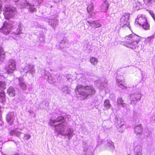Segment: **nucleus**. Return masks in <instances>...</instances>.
<instances>
[{
	"mask_svg": "<svg viewBox=\"0 0 155 155\" xmlns=\"http://www.w3.org/2000/svg\"><path fill=\"white\" fill-rule=\"evenodd\" d=\"M116 123L119 125L118 128L119 129V127L120 128H123L125 126L124 125V122L123 120L120 118L116 117Z\"/></svg>",
	"mask_w": 155,
	"mask_h": 155,
	"instance_id": "nucleus-19",
	"label": "nucleus"
},
{
	"mask_svg": "<svg viewBox=\"0 0 155 155\" xmlns=\"http://www.w3.org/2000/svg\"><path fill=\"white\" fill-rule=\"evenodd\" d=\"M23 71H21V72H24L25 74L29 73L31 74L33 77L35 73V66L33 64H26L23 69Z\"/></svg>",
	"mask_w": 155,
	"mask_h": 155,
	"instance_id": "nucleus-10",
	"label": "nucleus"
},
{
	"mask_svg": "<svg viewBox=\"0 0 155 155\" xmlns=\"http://www.w3.org/2000/svg\"><path fill=\"white\" fill-rule=\"evenodd\" d=\"M117 86L122 89L126 90L127 88L126 86H124L123 84L121 83H117Z\"/></svg>",
	"mask_w": 155,
	"mask_h": 155,
	"instance_id": "nucleus-34",
	"label": "nucleus"
},
{
	"mask_svg": "<svg viewBox=\"0 0 155 155\" xmlns=\"http://www.w3.org/2000/svg\"><path fill=\"white\" fill-rule=\"evenodd\" d=\"M78 98L80 100L86 99L88 97L95 94L96 91L93 85L77 86L75 89Z\"/></svg>",
	"mask_w": 155,
	"mask_h": 155,
	"instance_id": "nucleus-2",
	"label": "nucleus"
},
{
	"mask_svg": "<svg viewBox=\"0 0 155 155\" xmlns=\"http://www.w3.org/2000/svg\"><path fill=\"white\" fill-rule=\"evenodd\" d=\"M142 94L140 91H137L131 94L128 99V103L131 105L135 106L137 102L140 100Z\"/></svg>",
	"mask_w": 155,
	"mask_h": 155,
	"instance_id": "nucleus-4",
	"label": "nucleus"
},
{
	"mask_svg": "<svg viewBox=\"0 0 155 155\" xmlns=\"http://www.w3.org/2000/svg\"><path fill=\"white\" fill-rule=\"evenodd\" d=\"M91 16H92V14H94V13H93V12H92V13H91Z\"/></svg>",
	"mask_w": 155,
	"mask_h": 155,
	"instance_id": "nucleus-50",
	"label": "nucleus"
},
{
	"mask_svg": "<svg viewBox=\"0 0 155 155\" xmlns=\"http://www.w3.org/2000/svg\"><path fill=\"white\" fill-rule=\"evenodd\" d=\"M125 38L126 41L124 45L125 46L132 49L138 47L137 45L140 39L139 36L134 34H131L126 36Z\"/></svg>",
	"mask_w": 155,
	"mask_h": 155,
	"instance_id": "nucleus-3",
	"label": "nucleus"
},
{
	"mask_svg": "<svg viewBox=\"0 0 155 155\" xmlns=\"http://www.w3.org/2000/svg\"><path fill=\"white\" fill-rule=\"evenodd\" d=\"M135 22H137L140 25L142 26L143 28L145 30H148L150 29V25L147 22L146 17L144 15H139L136 19Z\"/></svg>",
	"mask_w": 155,
	"mask_h": 155,
	"instance_id": "nucleus-6",
	"label": "nucleus"
},
{
	"mask_svg": "<svg viewBox=\"0 0 155 155\" xmlns=\"http://www.w3.org/2000/svg\"><path fill=\"white\" fill-rule=\"evenodd\" d=\"M7 92L10 96L14 97L15 95V91L14 88L12 87H11L8 89Z\"/></svg>",
	"mask_w": 155,
	"mask_h": 155,
	"instance_id": "nucleus-21",
	"label": "nucleus"
},
{
	"mask_svg": "<svg viewBox=\"0 0 155 155\" xmlns=\"http://www.w3.org/2000/svg\"><path fill=\"white\" fill-rule=\"evenodd\" d=\"M45 78L48 80V82L50 84L54 83L55 82V79L52 78V76L48 71H45Z\"/></svg>",
	"mask_w": 155,
	"mask_h": 155,
	"instance_id": "nucleus-14",
	"label": "nucleus"
},
{
	"mask_svg": "<svg viewBox=\"0 0 155 155\" xmlns=\"http://www.w3.org/2000/svg\"><path fill=\"white\" fill-rule=\"evenodd\" d=\"M5 54L4 51L2 47L0 46V54Z\"/></svg>",
	"mask_w": 155,
	"mask_h": 155,
	"instance_id": "nucleus-41",
	"label": "nucleus"
},
{
	"mask_svg": "<svg viewBox=\"0 0 155 155\" xmlns=\"http://www.w3.org/2000/svg\"><path fill=\"white\" fill-rule=\"evenodd\" d=\"M15 81H18V84L21 89L24 91L27 90V85L25 84L24 80L23 78L20 77L18 78H16Z\"/></svg>",
	"mask_w": 155,
	"mask_h": 155,
	"instance_id": "nucleus-12",
	"label": "nucleus"
},
{
	"mask_svg": "<svg viewBox=\"0 0 155 155\" xmlns=\"http://www.w3.org/2000/svg\"><path fill=\"white\" fill-rule=\"evenodd\" d=\"M15 2H16L19 1L20 0H14Z\"/></svg>",
	"mask_w": 155,
	"mask_h": 155,
	"instance_id": "nucleus-48",
	"label": "nucleus"
},
{
	"mask_svg": "<svg viewBox=\"0 0 155 155\" xmlns=\"http://www.w3.org/2000/svg\"><path fill=\"white\" fill-rule=\"evenodd\" d=\"M6 27V26H3L0 29V31L5 35H7L11 31L9 30V28L7 29Z\"/></svg>",
	"mask_w": 155,
	"mask_h": 155,
	"instance_id": "nucleus-24",
	"label": "nucleus"
},
{
	"mask_svg": "<svg viewBox=\"0 0 155 155\" xmlns=\"http://www.w3.org/2000/svg\"><path fill=\"white\" fill-rule=\"evenodd\" d=\"M142 146L139 145L136 146L134 149L135 155H142Z\"/></svg>",
	"mask_w": 155,
	"mask_h": 155,
	"instance_id": "nucleus-18",
	"label": "nucleus"
},
{
	"mask_svg": "<svg viewBox=\"0 0 155 155\" xmlns=\"http://www.w3.org/2000/svg\"><path fill=\"white\" fill-rule=\"evenodd\" d=\"M87 142L86 140L83 141L82 142V145L84 149V150H86L88 148V146L87 145Z\"/></svg>",
	"mask_w": 155,
	"mask_h": 155,
	"instance_id": "nucleus-33",
	"label": "nucleus"
},
{
	"mask_svg": "<svg viewBox=\"0 0 155 155\" xmlns=\"http://www.w3.org/2000/svg\"><path fill=\"white\" fill-rule=\"evenodd\" d=\"M21 8L26 7L30 12H36L37 11L36 6L29 3L26 0H24L23 2H21Z\"/></svg>",
	"mask_w": 155,
	"mask_h": 155,
	"instance_id": "nucleus-8",
	"label": "nucleus"
},
{
	"mask_svg": "<svg viewBox=\"0 0 155 155\" xmlns=\"http://www.w3.org/2000/svg\"><path fill=\"white\" fill-rule=\"evenodd\" d=\"M104 105L106 109H110L111 107L110 101L108 99L105 100L104 102Z\"/></svg>",
	"mask_w": 155,
	"mask_h": 155,
	"instance_id": "nucleus-25",
	"label": "nucleus"
},
{
	"mask_svg": "<svg viewBox=\"0 0 155 155\" xmlns=\"http://www.w3.org/2000/svg\"><path fill=\"white\" fill-rule=\"evenodd\" d=\"M82 76H83L81 74H80L78 75V76H77V77H78V76L81 77Z\"/></svg>",
	"mask_w": 155,
	"mask_h": 155,
	"instance_id": "nucleus-46",
	"label": "nucleus"
},
{
	"mask_svg": "<svg viewBox=\"0 0 155 155\" xmlns=\"http://www.w3.org/2000/svg\"><path fill=\"white\" fill-rule=\"evenodd\" d=\"M90 61L91 64L94 65H97L98 62L97 59L93 57L90 58Z\"/></svg>",
	"mask_w": 155,
	"mask_h": 155,
	"instance_id": "nucleus-28",
	"label": "nucleus"
},
{
	"mask_svg": "<svg viewBox=\"0 0 155 155\" xmlns=\"http://www.w3.org/2000/svg\"><path fill=\"white\" fill-rule=\"evenodd\" d=\"M33 23L34 24V25L33 27H35V28H38V27H39V26L38 25V23L37 22H33Z\"/></svg>",
	"mask_w": 155,
	"mask_h": 155,
	"instance_id": "nucleus-38",
	"label": "nucleus"
},
{
	"mask_svg": "<svg viewBox=\"0 0 155 155\" xmlns=\"http://www.w3.org/2000/svg\"><path fill=\"white\" fill-rule=\"evenodd\" d=\"M120 78L121 79L122 78H123V76H120Z\"/></svg>",
	"mask_w": 155,
	"mask_h": 155,
	"instance_id": "nucleus-51",
	"label": "nucleus"
},
{
	"mask_svg": "<svg viewBox=\"0 0 155 155\" xmlns=\"http://www.w3.org/2000/svg\"><path fill=\"white\" fill-rule=\"evenodd\" d=\"M0 60L2 61H3L5 59V54H0Z\"/></svg>",
	"mask_w": 155,
	"mask_h": 155,
	"instance_id": "nucleus-37",
	"label": "nucleus"
},
{
	"mask_svg": "<svg viewBox=\"0 0 155 155\" xmlns=\"http://www.w3.org/2000/svg\"><path fill=\"white\" fill-rule=\"evenodd\" d=\"M18 25V27L17 30L15 31L14 33L15 34L17 35H18L21 33L22 29H21V24L20 22H19L18 24L17 22L9 21V22H7L6 21L4 22V24L3 26H6V28L7 29L9 28V30L11 31L12 28V27H13L14 25Z\"/></svg>",
	"mask_w": 155,
	"mask_h": 155,
	"instance_id": "nucleus-5",
	"label": "nucleus"
},
{
	"mask_svg": "<svg viewBox=\"0 0 155 155\" xmlns=\"http://www.w3.org/2000/svg\"><path fill=\"white\" fill-rule=\"evenodd\" d=\"M69 43L66 38H63L61 41L58 46V48L61 50L65 48H68L69 46Z\"/></svg>",
	"mask_w": 155,
	"mask_h": 155,
	"instance_id": "nucleus-15",
	"label": "nucleus"
},
{
	"mask_svg": "<svg viewBox=\"0 0 155 155\" xmlns=\"http://www.w3.org/2000/svg\"><path fill=\"white\" fill-rule=\"evenodd\" d=\"M142 126L140 124L139 125L136 126L134 128V131L135 133L137 135L140 134L142 132Z\"/></svg>",
	"mask_w": 155,
	"mask_h": 155,
	"instance_id": "nucleus-22",
	"label": "nucleus"
},
{
	"mask_svg": "<svg viewBox=\"0 0 155 155\" xmlns=\"http://www.w3.org/2000/svg\"><path fill=\"white\" fill-rule=\"evenodd\" d=\"M15 155H19L17 154H16Z\"/></svg>",
	"mask_w": 155,
	"mask_h": 155,
	"instance_id": "nucleus-53",
	"label": "nucleus"
},
{
	"mask_svg": "<svg viewBox=\"0 0 155 155\" xmlns=\"http://www.w3.org/2000/svg\"><path fill=\"white\" fill-rule=\"evenodd\" d=\"M154 38V35H152V36H151L149 37H148L147 38V40L149 41H150L151 40L153 39Z\"/></svg>",
	"mask_w": 155,
	"mask_h": 155,
	"instance_id": "nucleus-40",
	"label": "nucleus"
},
{
	"mask_svg": "<svg viewBox=\"0 0 155 155\" xmlns=\"http://www.w3.org/2000/svg\"><path fill=\"white\" fill-rule=\"evenodd\" d=\"M94 5L93 4L91 3L87 7V10L89 14H91L93 10Z\"/></svg>",
	"mask_w": 155,
	"mask_h": 155,
	"instance_id": "nucleus-30",
	"label": "nucleus"
},
{
	"mask_svg": "<svg viewBox=\"0 0 155 155\" xmlns=\"http://www.w3.org/2000/svg\"><path fill=\"white\" fill-rule=\"evenodd\" d=\"M130 15L128 13H125L120 19V25L122 27H127L129 28V23L128 21Z\"/></svg>",
	"mask_w": 155,
	"mask_h": 155,
	"instance_id": "nucleus-9",
	"label": "nucleus"
},
{
	"mask_svg": "<svg viewBox=\"0 0 155 155\" xmlns=\"http://www.w3.org/2000/svg\"><path fill=\"white\" fill-rule=\"evenodd\" d=\"M37 1H38V2L39 3H41V2H42V1H43V0H37Z\"/></svg>",
	"mask_w": 155,
	"mask_h": 155,
	"instance_id": "nucleus-45",
	"label": "nucleus"
},
{
	"mask_svg": "<svg viewBox=\"0 0 155 155\" xmlns=\"http://www.w3.org/2000/svg\"><path fill=\"white\" fill-rule=\"evenodd\" d=\"M16 68L15 61L13 60H10L9 61L8 65L5 67L6 71L8 73H12Z\"/></svg>",
	"mask_w": 155,
	"mask_h": 155,
	"instance_id": "nucleus-11",
	"label": "nucleus"
},
{
	"mask_svg": "<svg viewBox=\"0 0 155 155\" xmlns=\"http://www.w3.org/2000/svg\"><path fill=\"white\" fill-rule=\"evenodd\" d=\"M145 79L144 78H142V80H143V81H144Z\"/></svg>",
	"mask_w": 155,
	"mask_h": 155,
	"instance_id": "nucleus-49",
	"label": "nucleus"
},
{
	"mask_svg": "<svg viewBox=\"0 0 155 155\" xmlns=\"http://www.w3.org/2000/svg\"><path fill=\"white\" fill-rule=\"evenodd\" d=\"M107 145L110 147V148L111 149H114V148L113 143L110 140H109L107 142Z\"/></svg>",
	"mask_w": 155,
	"mask_h": 155,
	"instance_id": "nucleus-32",
	"label": "nucleus"
},
{
	"mask_svg": "<svg viewBox=\"0 0 155 155\" xmlns=\"http://www.w3.org/2000/svg\"><path fill=\"white\" fill-rule=\"evenodd\" d=\"M108 4L107 0H105L103 2L101 6V11L103 12H105L108 9Z\"/></svg>",
	"mask_w": 155,
	"mask_h": 155,
	"instance_id": "nucleus-20",
	"label": "nucleus"
},
{
	"mask_svg": "<svg viewBox=\"0 0 155 155\" xmlns=\"http://www.w3.org/2000/svg\"><path fill=\"white\" fill-rule=\"evenodd\" d=\"M119 78H119V76L117 77V80H116L117 83H120L121 82H122L123 81L122 79H119Z\"/></svg>",
	"mask_w": 155,
	"mask_h": 155,
	"instance_id": "nucleus-39",
	"label": "nucleus"
},
{
	"mask_svg": "<svg viewBox=\"0 0 155 155\" xmlns=\"http://www.w3.org/2000/svg\"><path fill=\"white\" fill-rule=\"evenodd\" d=\"M0 101L1 103H4L5 101V94L4 92H2L0 93Z\"/></svg>",
	"mask_w": 155,
	"mask_h": 155,
	"instance_id": "nucleus-29",
	"label": "nucleus"
},
{
	"mask_svg": "<svg viewBox=\"0 0 155 155\" xmlns=\"http://www.w3.org/2000/svg\"><path fill=\"white\" fill-rule=\"evenodd\" d=\"M64 117L55 114L50 119L49 124L53 126L56 131L59 134L67 136L70 140L74 135V130L72 128L67 127L66 123L64 122Z\"/></svg>",
	"mask_w": 155,
	"mask_h": 155,
	"instance_id": "nucleus-1",
	"label": "nucleus"
},
{
	"mask_svg": "<svg viewBox=\"0 0 155 155\" xmlns=\"http://www.w3.org/2000/svg\"><path fill=\"white\" fill-rule=\"evenodd\" d=\"M4 15L5 18L8 19L15 16L16 13V9L12 7H5Z\"/></svg>",
	"mask_w": 155,
	"mask_h": 155,
	"instance_id": "nucleus-7",
	"label": "nucleus"
},
{
	"mask_svg": "<svg viewBox=\"0 0 155 155\" xmlns=\"http://www.w3.org/2000/svg\"><path fill=\"white\" fill-rule=\"evenodd\" d=\"M144 2L146 5H149L153 2H155V0H144Z\"/></svg>",
	"mask_w": 155,
	"mask_h": 155,
	"instance_id": "nucleus-35",
	"label": "nucleus"
},
{
	"mask_svg": "<svg viewBox=\"0 0 155 155\" xmlns=\"http://www.w3.org/2000/svg\"><path fill=\"white\" fill-rule=\"evenodd\" d=\"M149 12L150 13V14L151 15H152L153 13V11L151 10H150L149 11Z\"/></svg>",
	"mask_w": 155,
	"mask_h": 155,
	"instance_id": "nucleus-43",
	"label": "nucleus"
},
{
	"mask_svg": "<svg viewBox=\"0 0 155 155\" xmlns=\"http://www.w3.org/2000/svg\"><path fill=\"white\" fill-rule=\"evenodd\" d=\"M80 80L81 81V82H83L82 80V77H81V78L80 79Z\"/></svg>",
	"mask_w": 155,
	"mask_h": 155,
	"instance_id": "nucleus-47",
	"label": "nucleus"
},
{
	"mask_svg": "<svg viewBox=\"0 0 155 155\" xmlns=\"http://www.w3.org/2000/svg\"><path fill=\"white\" fill-rule=\"evenodd\" d=\"M135 114H134V116H135Z\"/></svg>",
	"mask_w": 155,
	"mask_h": 155,
	"instance_id": "nucleus-52",
	"label": "nucleus"
},
{
	"mask_svg": "<svg viewBox=\"0 0 155 155\" xmlns=\"http://www.w3.org/2000/svg\"><path fill=\"white\" fill-rule=\"evenodd\" d=\"M154 20L155 21V15L153 14L151 15Z\"/></svg>",
	"mask_w": 155,
	"mask_h": 155,
	"instance_id": "nucleus-42",
	"label": "nucleus"
},
{
	"mask_svg": "<svg viewBox=\"0 0 155 155\" xmlns=\"http://www.w3.org/2000/svg\"><path fill=\"white\" fill-rule=\"evenodd\" d=\"M15 119L14 114L13 112H10L7 115L6 119L8 124L10 125H12Z\"/></svg>",
	"mask_w": 155,
	"mask_h": 155,
	"instance_id": "nucleus-13",
	"label": "nucleus"
},
{
	"mask_svg": "<svg viewBox=\"0 0 155 155\" xmlns=\"http://www.w3.org/2000/svg\"><path fill=\"white\" fill-rule=\"evenodd\" d=\"M31 137V136L28 134H25L24 135V139L26 140L29 139Z\"/></svg>",
	"mask_w": 155,
	"mask_h": 155,
	"instance_id": "nucleus-36",
	"label": "nucleus"
},
{
	"mask_svg": "<svg viewBox=\"0 0 155 155\" xmlns=\"http://www.w3.org/2000/svg\"><path fill=\"white\" fill-rule=\"evenodd\" d=\"M88 23L90 24V25L93 28H96L100 27L101 26V24L96 21H87Z\"/></svg>",
	"mask_w": 155,
	"mask_h": 155,
	"instance_id": "nucleus-17",
	"label": "nucleus"
},
{
	"mask_svg": "<svg viewBox=\"0 0 155 155\" xmlns=\"http://www.w3.org/2000/svg\"><path fill=\"white\" fill-rule=\"evenodd\" d=\"M117 103L118 104L121 105L122 107H124L126 106V104L124 103V100L121 97L118 98Z\"/></svg>",
	"mask_w": 155,
	"mask_h": 155,
	"instance_id": "nucleus-27",
	"label": "nucleus"
},
{
	"mask_svg": "<svg viewBox=\"0 0 155 155\" xmlns=\"http://www.w3.org/2000/svg\"><path fill=\"white\" fill-rule=\"evenodd\" d=\"M48 21L49 24L52 28H54L58 24V20L56 19H48Z\"/></svg>",
	"mask_w": 155,
	"mask_h": 155,
	"instance_id": "nucleus-16",
	"label": "nucleus"
},
{
	"mask_svg": "<svg viewBox=\"0 0 155 155\" xmlns=\"http://www.w3.org/2000/svg\"><path fill=\"white\" fill-rule=\"evenodd\" d=\"M63 93L65 94H68L71 91L70 87L67 86H64L61 89Z\"/></svg>",
	"mask_w": 155,
	"mask_h": 155,
	"instance_id": "nucleus-23",
	"label": "nucleus"
},
{
	"mask_svg": "<svg viewBox=\"0 0 155 155\" xmlns=\"http://www.w3.org/2000/svg\"><path fill=\"white\" fill-rule=\"evenodd\" d=\"M134 7L136 10H138L141 6V4L140 2L138 1H137L135 2V3L134 4Z\"/></svg>",
	"mask_w": 155,
	"mask_h": 155,
	"instance_id": "nucleus-31",
	"label": "nucleus"
},
{
	"mask_svg": "<svg viewBox=\"0 0 155 155\" xmlns=\"http://www.w3.org/2000/svg\"><path fill=\"white\" fill-rule=\"evenodd\" d=\"M2 7V5L0 3V14L2 12V10L1 9Z\"/></svg>",
	"mask_w": 155,
	"mask_h": 155,
	"instance_id": "nucleus-44",
	"label": "nucleus"
},
{
	"mask_svg": "<svg viewBox=\"0 0 155 155\" xmlns=\"http://www.w3.org/2000/svg\"><path fill=\"white\" fill-rule=\"evenodd\" d=\"M21 132H19L17 130H12L10 132V134L12 136H15L17 137H19L20 135Z\"/></svg>",
	"mask_w": 155,
	"mask_h": 155,
	"instance_id": "nucleus-26",
	"label": "nucleus"
}]
</instances>
